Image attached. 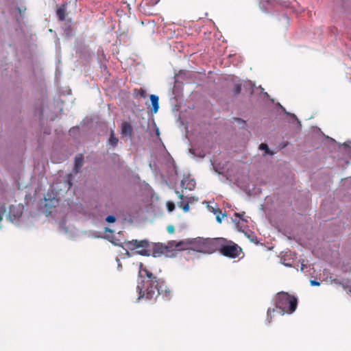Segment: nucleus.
I'll list each match as a JSON object with an SVG mask.
<instances>
[{
	"label": "nucleus",
	"mask_w": 351,
	"mask_h": 351,
	"mask_svg": "<svg viewBox=\"0 0 351 351\" xmlns=\"http://www.w3.org/2000/svg\"><path fill=\"white\" fill-rule=\"evenodd\" d=\"M138 293V300L146 299L150 300L156 298L161 295L165 300L171 298V291L167 287L165 282L160 278H157L147 269L143 268V264L140 263L138 279L136 287Z\"/></svg>",
	"instance_id": "nucleus-1"
},
{
	"label": "nucleus",
	"mask_w": 351,
	"mask_h": 351,
	"mask_svg": "<svg viewBox=\"0 0 351 351\" xmlns=\"http://www.w3.org/2000/svg\"><path fill=\"white\" fill-rule=\"evenodd\" d=\"M297 299L287 293H278L274 298L275 308H269L267 312V324L272 322L275 314L283 315L285 313L291 314L297 308Z\"/></svg>",
	"instance_id": "nucleus-2"
},
{
	"label": "nucleus",
	"mask_w": 351,
	"mask_h": 351,
	"mask_svg": "<svg viewBox=\"0 0 351 351\" xmlns=\"http://www.w3.org/2000/svg\"><path fill=\"white\" fill-rule=\"evenodd\" d=\"M215 246L213 247V252L218 250L223 255L230 257H238L241 252V248L237 244L232 242H228L223 238H215Z\"/></svg>",
	"instance_id": "nucleus-3"
},
{
	"label": "nucleus",
	"mask_w": 351,
	"mask_h": 351,
	"mask_svg": "<svg viewBox=\"0 0 351 351\" xmlns=\"http://www.w3.org/2000/svg\"><path fill=\"white\" fill-rule=\"evenodd\" d=\"M214 239H204L197 237L191 239V250L205 254H210L213 252V247L215 246Z\"/></svg>",
	"instance_id": "nucleus-4"
},
{
	"label": "nucleus",
	"mask_w": 351,
	"mask_h": 351,
	"mask_svg": "<svg viewBox=\"0 0 351 351\" xmlns=\"http://www.w3.org/2000/svg\"><path fill=\"white\" fill-rule=\"evenodd\" d=\"M125 246L130 250H137L136 253L142 256H149L151 254L150 245L147 240H132L127 242Z\"/></svg>",
	"instance_id": "nucleus-5"
},
{
	"label": "nucleus",
	"mask_w": 351,
	"mask_h": 351,
	"mask_svg": "<svg viewBox=\"0 0 351 351\" xmlns=\"http://www.w3.org/2000/svg\"><path fill=\"white\" fill-rule=\"evenodd\" d=\"M23 211V206L21 204L12 205L9 208L8 218L12 223H16L21 217Z\"/></svg>",
	"instance_id": "nucleus-6"
},
{
	"label": "nucleus",
	"mask_w": 351,
	"mask_h": 351,
	"mask_svg": "<svg viewBox=\"0 0 351 351\" xmlns=\"http://www.w3.org/2000/svg\"><path fill=\"white\" fill-rule=\"evenodd\" d=\"M44 200H45L44 213L47 216L51 214V209L53 208H55L58 204V199L57 198H56L54 196H52V195L48 193L45 197Z\"/></svg>",
	"instance_id": "nucleus-7"
},
{
	"label": "nucleus",
	"mask_w": 351,
	"mask_h": 351,
	"mask_svg": "<svg viewBox=\"0 0 351 351\" xmlns=\"http://www.w3.org/2000/svg\"><path fill=\"white\" fill-rule=\"evenodd\" d=\"M166 247L161 243H154L152 247V254L154 257H159L164 254L167 256Z\"/></svg>",
	"instance_id": "nucleus-8"
},
{
	"label": "nucleus",
	"mask_w": 351,
	"mask_h": 351,
	"mask_svg": "<svg viewBox=\"0 0 351 351\" xmlns=\"http://www.w3.org/2000/svg\"><path fill=\"white\" fill-rule=\"evenodd\" d=\"M71 3H64L57 9L56 14L60 21H63L65 20L66 15L69 14L68 6Z\"/></svg>",
	"instance_id": "nucleus-9"
},
{
	"label": "nucleus",
	"mask_w": 351,
	"mask_h": 351,
	"mask_svg": "<svg viewBox=\"0 0 351 351\" xmlns=\"http://www.w3.org/2000/svg\"><path fill=\"white\" fill-rule=\"evenodd\" d=\"M180 185L183 189H188L189 191H192L195 188V182L193 179L188 176L186 178H184L181 181Z\"/></svg>",
	"instance_id": "nucleus-10"
},
{
	"label": "nucleus",
	"mask_w": 351,
	"mask_h": 351,
	"mask_svg": "<svg viewBox=\"0 0 351 351\" xmlns=\"http://www.w3.org/2000/svg\"><path fill=\"white\" fill-rule=\"evenodd\" d=\"M113 232H114V231L112 230H111L110 228H105V235L104 236L98 234L97 233H95L94 237L96 238H104L114 245H119V243L117 242H116L115 241L113 240V236L112 234Z\"/></svg>",
	"instance_id": "nucleus-11"
},
{
	"label": "nucleus",
	"mask_w": 351,
	"mask_h": 351,
	"mask_svg": "<svg viewBox=\"0 0 351 351\" xmlns=\"http://www.w3.org/2000/svg\"><path fill=\"white\" fill-rule=\"evenodd\" d=\"M234 215L237 218H239V219H232V221L237 224V226L238 228V229L239 230H241V228L242 227L240 226V220H241L243 222H245V223H247L248 222V219H249V217H246L245 215V213H234Z\"/></svg>",
	"instance_id": "nucleus-12"
},
{
	"label": "nucleus",
	"mask_w": 351,
	"mask_h": 351,
	"mask_svg": "<svg viewBox=\"0 0 351 351\" xmlns=\"http://www.w3.org/2000/svg\"><path fill=\"white\" fill-rule=\"evenodd\" d=\"M151 104H152V112L154 114L158 112L159 109V97L156 95H151L149 96Z\"/></svg>",
	"instance_id": "nucleus-13"
},
{
	"label": "nucleus",
	"mask_w": 351,
	"mask_h": 351,
	"mask_svg": "<svg viewBox=\"0 0 351 351\" xmlns=\"http://www.w3.org/2000/svg\"><path fill=\"white\" fill-rule=\"evenodd\" d=\"M191 239H186L178 242L177 250H191Z\"/></svg>",
	"instance_id": "nucleus-14"
},
{
	"label": "nucleus",
	"mask_w": 351,
	"mask_h": 351,
	"mask_svg": "<svg viewBox=\"0 0 351 351\" xmlns=\"http://www.w3.org/2000/svg\"><path fill=\"white\" fill-rule=\"evenodd\" d=\"M178 242L176 241H169L165 246L166 247L167 256H171L170 254L173 251L177 250Z\"/></svg>",
	"instance_id": "nucleus-15"
},
{
	"label": "nucleus",
	"mask_w": 351,
	"mask_h": 351,
	"mask_svg": "<svg viewBox=\"0 0 351 351\" xmlns=\"http://www.w3.org/2000/svg\"><path fill=\"white\" fill-rule=\"evenodd\" d=\"M84 164V158L82 154H79L75 158V167L74 171L77 173L79 169L82 167Z\"/></svg>",
	"instance_id": "nucleus-16"
},
{
	"label": "nucleus",
	"mask_w": 351,
	"mask_h": 351,
	"mask_svg": "<svg viewBox=\"0 0 351 351\" xmlns=\"http://www.w3.org/2000/svg\"><path fill=\"white\" fill-rule=\"evenodd\" d=\"M178 197L180 199V202H179V206L182 208L184 212H187L189 209V202H186L185 204L183 205L184 203V195L183 193H180L178 191H176Z\"/></svg>",
	"instance_id": "nucleus-17"
},
{
	"label": "nucleus",
	"mask_w": 351,
	"mask_h": 351,
	"mask_svg": "<svg viewBox=\"0 0 351 351\" xmlns=\"http://www.w3.org/2000/svg\"><path fill=\"white\" fill-rule=\"evenodd\" d=\"M278 106H279V107H280V108L284 111V112H285L286 114H287V115L290 116V117H291V122H292V121H296V122H297V123H298V128H299V129H300V128H301L302 125H301V123H300V121H299V119L297 118V117H296L294 114H291V113L288 112L285 110V108L282 106H281V105H280V104L278 103Z\"/></svg>",
	"instance_id": "nucleus-18"
},
{
	"label": "nucleus",
	"mask_w": 351,
	"mask_h": 351,
	"mask_svg": "<svg viewBox=\"0 0 351 351\" xmlns=\"http://www.w3.org/2000/svg\"><path fill=\"white\" fill-rule=\"evenodd\" d=\"M121 132L125 136H131L132 134V127L131 125L127 123L124 122L121 125Z\"/></svg>",
	"instance_id": "nucleus-19"
},
{
	"label": "nucleus",
	"mask_w": 351,
	"mask_h": 351,
	"mask_svg": "<svg viewBox=\"0 0 351 351\" xmlns=\"http://www.w3.org/2000/svg\"><path fill=\"white\" fill-rule=\"evenodd\" d=\"M108 143L112 147H116L118 143V138L114 136L113 130L110 132V136L108 139Z\"/></svg>",
	"instance_id": "nucleus-20"
},
{
	"label": "nucleus",
	"mask_w": 351,
	"mask_h": 351,
	"mask_svg": "<svg viewBox=\"0 0 351 351\" xmlns=\"http://www.w3.org/2000/svg\"><path fill=\"white\" fill-rule=\"evenodd\" d=\"M259 149L261 150H264L265 151V153L263 154V156H266V155H270V156H272L274 154V152H271L267 146V144L265 143H261L260 145H259Z\"/></svg>",
	"instance_id": "nucleus-21"
},
{
	"label": "nucleus",
	"mask_w": 351,
	"mask_h": 351,
	"mask_svg": "<svg viewBox=\"0 0 351 351\" xmlns=\"http://www.w3.org/2000/svg\"><path fill=\"white\" fill-rule=\"evenodd\" d=\"M212 212L215 215H216V220L217 221V222L221 223V217H220L219 212L217 209L213 208H212Z\"/></svg>",
	"instance_id": "nucleus-22"
},
{
	"label": "nucleus",
	"mask_w": 351,
	"mask_h": 351,
	"mask_svg": "<svg viewBox=\"0 0 351 351\" xmlns=\"http://www.w3.org/2000/svg\"><path fill=\"white\" fill-rule=\"evenodd\" d=\"M138 95H139L142 98H146L147 97V92L145 89L140 88L138 91Z\"/></svg>",
	"instance_id": "nucleus-23"
},
{
	"label": "nucleus",
	"mask_w": 351,
	"mask_h": 351,
	"mask_svg": "<svg viewBox=\"0 0 351 351\" xmlns=\"http://www.w3.org/2000/svg\"><path fill=\"white\" fill-rule=\"evenodd\" d=\"M234 123H237L238 125H240L241 127H244L245 122L243 119L240 118H234Z\"/></svg>",
	"instance_id": "nucleus-24"
},
{
	"label": "nucleus",
	"mask_w": 351,
	"mask_h": 351,
	"mask_svg": "<svg viewBox=\"0 0 351 351\" xmlns=\"http://www.w3.org/2000/svg\"><path fill=\"white\" fill-rule=\"evenodd\" d=\"M167 208L169 212H172L175 209V205L171 202H167Z\"/></svg>",
	"instance_id": "nucleus-25"
},
{
	"label": "nucleus",
	"mask_w": 351,
	"mask_h": 351,
	"mask_svg": "<svg viewBox=\"0 0 351 351\" xmlns=\"http://www.w3.org/2000/svg\"><path fill=\"white\" fill-rule=\"evenodd\" d=\"M241 86L240 84H235L233 88L234 94H239L241 92Z\"/></svg>",
	"instance_id": "nucleus-26"
},
{
	"label": "nucleus",
	"mask_w": 351,
	"mask_h": 351,
	"mask_svg": "<svg viewBox=\"0 0 351 351\" xmlns=\"http://www.w3.org/2000/svg\"><path fill=\"white\" fill-rule=\"evenodd\" d=\"M116 221V218L113 215H108L106 218V221L108 223H114Z\"/></svg>",
	"instance_id": "nucleus-27"
},
{
	"label": "nucleus",
	"mask_w": 351,
	"mask_h": 351,
	"mask_svg": "<svg viewBox=\"0 0 351 351\" xmlns=\"http://www.w3.org/2000/svg\"><path fill=\"white\" fill-rule=\"evenodd\" d=\"M5 212V208L3 205L0 204V221L2 220L3 215Z\"/></svg>",
	"instance_id": "nucleus-28"
},
{
	"label": "nucleus",
	"mask_w": 351,
	"mask_h": 351,
	"mask_svg": "<svg viewBox=\"0 0 351 351\" xmlns=\"http://www.w3.org/2000/svg\"><path fill=\"white\" fill-rule=\"evenodd\" d=\"M260 8L263 11V12H267L268 10H269V7L268 6H266L263 4V2H261L260 3Z\"/></svg>",
	"instance_id": "nucleus-29"
},
{
	"label": "nucleus",
	"mask_w": 351,
	"mask_h": 351,
	"mask_svg": "<svg viewBox=\"0 0 351 351\" xmlns=\"http://www.w3.org/2000/svg\"><path fill=\"white\" fill-rule=\"evenodd\" d=\"M310 284L311 286H319L320 285V282L315 280H312L310 281Z\"/></svg>",
	"instance_id": "nucleus-30"
},
{
	"label": "nucleus",
	"mask_w": 351,
	"mask_h": 351,
	"mask_svg": "<svg viewBox=\"0 0 351 351\" xmlns=\"http://www.w3.org/2000/svg\"><path fill=\"white\" fill-rule=\"evenodd\" d=\"M167 231L169 232V233H173L174 232V228L173 226H167Z\"/></svg>",
	"instance_id": "nucleus-31"
},
{
	"label": "nucleus",
	"mask_w": 351,
	"mask_h": 351,
	"mask_svg": "<svg viewBox=\"0 0 351 351\" xmlns=\"http://www.w3.org/2000/svg\"><path fill=\"white\" fill-rule=\"evenodd\" d=\"M247 85H249V86H250V95H252L253 93V86H254V84L251 82H250L247 83Z\"/></svg>",
	"instance_id": "nucleus-32"
},
{
	"label": "nucleus",
	"mask_w": 351,
	"mask_h": 351,
	"mask_svg": "<svg viewBox=\"0 0 351 351\" xmlns=\"http://www.w3.org/2000/svg\"><path fill=\"white\" fill-rule=\"evenodd\" d=\"M237 182H238V185L241 187H245L246 185L244 183H240L238 180H237Z\"/></svg>",
	"instance_id": "nucleus-33"
},
{
	"label": "nucleus",
	"mask_w": 351,
	"mask_h": 351,
	"mask_svg": "<svg viewBox=\"0 0 351 351\" xmlns=\"http://www.w3.org/2000/svg\"><path fill=\"white\" fill-rule=\"evenodd\" d=\"M344 145L349 149V152H350L349 153V155L351 156V149L350 148L349 145L347 143H344Z\"/></svg>",
	"instance_id": "nucleus-34"
},
{
	"label": "nucleus",
	"mask_w": 351,
	"mask_h": 351,
	"mask_svg": "<svg viewBox=\"0 0 351 351\" xmlns=\"http://www.w3.org/2000/svg\"><path fill=\"white\" fill-rule=\"evenodd\" d=\"M116 261L117 262L118 267H121L120 261L118 258H116Z\"/></svg>",
	"instance_id": "nucleus-35"
},
{
	"label": "nucleus",
	"mask_w": 351,
	"mask_h": 351,
	"mask_svg": "<svg viewBox=\"0 0 351 351\" xmlns=\"http://www.w3.org/2000/svg\"><path fill=\"white\" fill-rule=\"evenodd\" d=\"M71 175H69V188H70V187H71V179H70V178H71Z\"/></svg>",
	"instance_id": "nucleus-36"
},
{
	"label": "nucleus",
	"mask_w": 351,
	"mask_h": 351,
	"mask_svg": "<svg viewBox=\"0 0 351 351\" xmlns=\"http://www.w3.org/2000/svg\"><path fill=\"white\" fill-rule=\"evenodd\" d=\"M156 134L157 136H159V134H160L159 129L158 128H156Z\"/></svg>",
	"instance_id": "nucleus-37"
},
{
	"label": "nucleus",
	"mask_w": 351,
	"mask_h": 351,
	"mask_svg": "<svg viewBox=\"0 0 351 351\" xmlns=\"http://www.w3.org/2000/svg\"><path fill=\"white\" fill-rule=\"evenodd\" d=\"M284 265L286 266V267H291V264L290 263H284Z\"/></svg>",
	"instance_id": "nucleus-38"
},
{
	"label": "nucleus",
	"mask_w": 351,
	"mask_h": 351,
	"mask_svg": "<svg viewBox=\"0 0 351 351\" xmlns=\"http://www.w3.org/2000/svg\"><path fill=\"white\" fill-rule=\"evenodd\" d=\"M126 254L128 255V256H130V254L128 250H126Z\"/></svg>",
	"instance_id": "nucleus-39"
},
{
	"label": "nucleus",
	"mask_w": 351,
	"mask_h": 351,
	"mask_svg": "<svg viewBox=\"0 0 351 351\" xmlns=\"http://www.w3.org/2000/svg\"><path fill=\"white\" fill-rule=\"evenodd\" d=\"M61 228L64 229V232H67V230H66L64 228H63V226H61Z\"/></svg>",
	"instance_id": "nucleus-40"
},
{
	"label": "nucleus",
	"mask_w": 351,
	"mask_h": 351,
	"mask_svg": "<svg viewBox=\"0 0 351 351\" xmlns=\"http://www.w3.org/2000/svg\"><path fill=\"white\" fill-rule=\"evenodd\" d=\"M263 94H264L266 97H269V95L267 94V93H263Z\"/></svg>",
	"instance_id": "nucleus-41"
},
{
	"label": "nucleus",
	"mask_w": 351,
	"mask_h": 351,
	"mask_svg": "<svg viewBox=\"0 0 351 351\" xmlns=\"http://www.w3.org/2000/svg\"><path fill=\"white\" fill-rule=\"evenodd\" d=\"M303 266H304V265H303V264H302V267H301V270H302V271H303V269H304Z\"/></svg>",
	"instance_id": "nucleus-42"
},
{
	"label": "nucleus",
	"mask_w": 351,
	"mask_h": 351,
	"mask_svg": "<svg viewBox=\"0 0 351 351\" xmlns=\"http://www.w3.org/2000/svg\"><path fill=\"white\" fill-rule=\"evenodd\" d=\"M76 1H77L76 0H74V1H73V5H75Z\"/></svg>",
	"instance_id": "nucleus-43"
},
{
	"label": "nucleus",
	"mask_w": 351,
	"mask_h": 351,
	"mask_svg": "<svg viewBox=\"0 0 351 351\" xmlns=\"http://www.w3.org/2000/svg\"><path fill=\"white\" fill-rule=\"evenodd\" d=\"M221 216H222V217H224V216H226V214H224V213H221Z\"/></svg>",
	"instance_id": "nucleus-44"
},
{
	"label": "nucleus",
	"mask_w": 351,
	"mask_h": 351,
	"mask_svg": "<svg viewBox=\"0 0 351 351\" xmlns=\"http://www.w3.org/2000/svg\"><path fill=\"white\" fill-rule=\"evenodd\" d=\"M260 88L261 89V91L263 92V88H262L261 86H260Z\"/></svg>",
	"instance_id": "nucleus-45"
},
{
	"label": "nucleus",
	"mask_w": 351,
	"mask_h": 351,
	"mask_svg": "<svg viewBox=\"0 0 351 351\" xmlns=\"http://www.w3.org/2000/svg\"><path fill=\"white\" fill-rule=\"evenodd\" d=\"M19 12H21V8H19Z\"/></svg>",
	"instance_id": "nucleus-46"
}]
</instances>
